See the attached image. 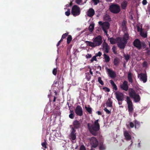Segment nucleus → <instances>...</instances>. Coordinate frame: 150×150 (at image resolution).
I'll list each match as a JSON object with an SVG mask.
<instances>
[{"instance_id":"obj_1","label":"nucleus","mask_w":150,"mask_h":150,"mask_svg":"<svg viewBox=\"0 0 150 150\" xmlns=\"http://www.w3.org/2000/svg\"><path fill=\"white\" fill-rule=\"evenodd\" d=\"M99 120H96L93 124L88 123L87 126L90 132L92 134L96 135L100 128V125L98 123Z\"/></svg>"},{"instance_id":"obj_2","label":"nucleus","mask_w":150,"mask_h":150,"mask_svg":"<svg viewBox=\"0 0 150 150\" xmlns=\"http://www.w3.org/2000/svg\"><path fill=\"white\" fill-rule=\"evenodd\" d=\"M129 35L127 33H125L123 38H117V45L120 49H124L129 39Z\"/></svg>"},{"instance_id":"obj_3","label":"nucleus","mask_w":150,"mask_h":150,"mask_svg":"<svg viewBox=\"0 0 150 150\" xmlns=\"http://www.w3.org/2000/svg\"><path fill=\"white\" fill-rule=\"evenodd\" d=\"M93 42L87 41L88 45L91 47H95L100 45L102 42V38L100 35H98L93 38Z\"/></svg>"},{"instance_id":"obj_4","label":"nucleus","mask_w":150,"mask_h":150,"mask_svg":"<svg viewBox=\"0 0 150 150\" xmlns=\"http://www.w3.org/2000/svg\"><path fill=\"white\" fill-rule=\"evenodd\" d=\"M129 95L131 98L134 99V102H139L140 100L139 95L136 94L134 91L132 89H129Z\"/></svg>"},{"instance_id":"obj_5","label":"nucleus","mask_w":150,"mask_h":150,"mask_svg":"<svg viewBox=\"0 0 150 150\" xmlns=\"http://www.w3.org/2000/svg\"><path fill=\"white\" fill-rule=\"evenodd\" d=\"M81 11L80 8L77 6L75 5L73 6L71 13L74 16H76L80 15Z\"/></svg>"},{"instance_id":"obj_6","label":"nucleus","mask_w":150,"mask_h":150,"mask_svg":"<svg viewBox=\"0 0 150 150\" xmlns=\"http://www.w3.org/2000/svg\"><path fill=\"white\" fill-rule=\"evenodd\" d=\"M110 11L114 13H118L120 11V8L118 5L114 4L111 5L110 7Z\"/></svg>"},{"instance_id":"obj_7","label":"nucleus","mask_w":150,"mask_h":150,"mask_svg":"<svg viewBox=\"0 0 150 150\" xmlns=\"http://www.w3.org/2000/svg\"><path fill=\"white\" fill-rule=\"evenodd\" d=\"M126 101L127 104L128 110L129 112V114L133 111V108L132 107V103L130 98L128 96L126 97Z\"/></svg>"},{"instance_id":"obj_8","label":"nucleus","mask_w":150,"mask_h":150,"mask_svg":"<svg viewBox=\"0 0 150 150\" xmlns=\"http://www.w3.org/2000/svg\"><path fill=\"white\" fill-rule=\"evenodd\" d=\"M76 130L73 128H71V130L69 135L70 139L71 140L73 143L75 142V139H76V134L75 133Z\"/></svg>"},{"instance_id":"obj_9","label":"nucleus","mask_w":150,"mask_h":150,"mask_svg":"<svg viewBox=\"0 0 150 150\" xmlns=\"http://www.w3.org/2000/svg\"><path fill=\"white\" fill-rule=\"evenodd\" d=\"M138 77L140 80L145 83L147 81V76L146 74L141 73L138 74Z\"/></svg>"},{"instance_id":"obj_10","label":"nucleus","mask_w":150,"mask_h":150,"mask_svg":"<svg viewBox=\"0 0 150 150\" xmlns=\"http://www.w3.org/2000/svg\"><path fill=\"white\" fill-rule=\"evenodd\" d=\"M116 99L118 101H122L124 100V96L123 94L119 92L115 93Z\"/></svg>"},{"instance_id":"obj_11","label":"nucleus","mask_w":150,"mask_h":150,"mask_svg":"<svg viewBox=\"0 0 150 150\" xmlns=\"http://www.w3.org/2000/svg\"><path fill=\"white\" fill-rule=\"evenodd\" d=\"M75 112L76 114L79 116H81L83 115V111L82 108L79 105H78L75 110Z\"/></svg>"},{"instance_id":"obj_12","label":"nucleus","mask_w":150,"mask_h":150,"mask_svg":"<svg viewBox=\"0 0 150 150\" xmlns=\"http://www.w3.org/2000/svg\"><path fill=\"white\" fill-rule=\"evenodd\" d=\"M109 76L112 78H114L116 77V74L113 71L106 67L105 68Z\"/></svg>"},{"instance_id":"obj_13","label":"nucleus","mask_w":150,"mask_h":150,"mask_svg":"<svg viewBox=\"0 0 150 150\" xmlns=\"http://www.w3.org/2000/svg\"><path fill=\"white\" fill-rule=\"evenodd\" d=\"M90 142L93 147H96L98 145V142L95 137H91L90 139Z\"/></svg>"},{"instance_id":"obj_14","label":"nucleus","mask_w":150,"mask_h":150,"mask_svg":"<svg viewBox=\"0 0 150 150\" xmlns=\"http://www.w3.org/2000/svg\"><path fill=\"white\" fill-rule=\"evenodd\" d=\"M120 86L122 89L125 91H127L128 89L127 82L126 81H125L122 83L120 84Z\"/></svg>"},{"instance_id":"obj_15","label":"nucleus","mask_w":150,"mask_h":150,"mask_svg":"<svg viewBox=\"0 0 150 150\" xmlns=\"http://www.w3.org/2000/svg\"><path fill=\"white\" fill-rule=\"evenodd\" d=\"M98 23L99 25L101 26L102 28H109L110 26L109 23L107 22H102L100 21L98 22Z\"/></svg>"},{"instance_id":"obj_16","label":"nucleus","mask_w":150,"mask_h":150,"mask_svg":"<svg viewBox=\"0 0 150 150\" xmlns=\"http://www.w3.org/2000/svg\"><path fill=\"white\" fill-rule=\"evenodd\" d=\"M134 46L140 49L141 47V45L140 41L138 39H136L133 42Z\"/></svg>"},{"instance_id":"obj_17","label":"nucleus","mask_w":150,"mask_h":150,"mask_svg":"<svg viewBox=\"0 0 150 150\" xmlns=\"http://www.w3.org/2000/svg\"><path fill=\"white\" fill-rule=\"evenodd\" d=\"M138 31L140 32V35L142 37L145 38L147 36L146 32L143 30V29H137Z\"/></svg>"},{"instance_id":"obj_18","label":"nucleus","mask_w":150,"mask_h":150,"mask_svg":"<svg viewBox=\"0 0 150 150\" xmlns=\"http://www.w3.org/2000/svg\"><path fill=\"white\" fill-rule=\"evenodd\" d=\"M103 49L106 52L108 53L109 52V47L108 44L106 43H104L103 44Z\"/></svg>"},{"instance_id":"obj_19","label":"nucleus","mask_w":150,"mask_h":150,"mask_svg":"<svg viewBox=\"0 0 150 150\" xmlns=\"http://www.w3.org/2000/svg\"><path fill=\"white\" fill-rule=\"evenodd\" d=\"M124 134L125 139L127 140H130L131 139V136L129 134L128 132L126 131L124 132Z\"/></svg>"},{"instance_id":"obj_20","label":"nucleus","mask_w":150,"mask_h":150,"mask_svg":"<svg viewBox=\"0 0 150 150\" xmlns=\"http://www.w3.org/2000/svg\"><path fill=\"white\" fill-rule=\"evenodd\" d=\"M94 13V10L93 8H90L88 12L87 15L88 16L92 17L93 16Z\"/></svg>"},{"instance_id":"obj_21","label":"nucleus","mask_w":150,"mask_h":150,"mask_svg":"<svg viewBox=\"0 0 150 150\" xmlns=\"http://www.w3.org/2000/svg\"><path fill=\"white\" fill-rule=\"evenodd\" d=\"M108 39L110 40V43L112 44H114L118 42L117 38L116 39H115L112 38H108Z\"/></svg>"},{"instance_id":"obj_22","label":"nucleus","mask_w":150,"mask_h":150,"mask_svg":"<svg viewBox=\"0 0 150 150\" xmlns=\"http://www.w3.org/2000/svg\"><path fill=\"white\" fill-rule=\"evenodd\" d=\"M73 124L74 127L76 128H77L79 127L80 125V123H79V121L76 120L74 121Z\"/></svg>"},{"instance_id":"obj_23","label":"nucleus","mask_w":150,"mask_h":150,"mask_svg":"<svg viewBox=\"0 0 150 150\" xmlns=\"http://www.w3.org/2000/svg\"><path fill=\"white\" fill-rule=\"evenodd\" d=\"M127 5V2L125 1H123L121 4V7L122 9H125L126 8Z\"/></svg>"},{"instance_id":"obj_24","label":"nucleus","mask_w":150,"mask_h":150,"mask_svg":"<svg viewBox=\"0 0 150 150\" xmlns=\"http://www.w3.org/2000/svg\"><path fill=\"white\" fill-rule=\"evenodd\" d=\"M103 56L104 57L105 61L106 62H108L110 60V58L105 53L103 54Z\"/></svg>"},{"instance_id":"obj_25","label":"nucleus","mask_w":150,"mask_h":150,"mask_svg":"<svg viewBox=\"0 0 150 150\" xmlns=\"http://www.w3.org/2000/svg\"><path fill=\"white\" fill-rule=\"evenodd\" d=\"M112 101L110 99H108L106 102L107 106L109 107H111L112 106Z\"/></svg>"},{"instance_id":"obj_26","label":"nucleus","mask_w":150,"mask_h":150,"mask_svg":"<svg viewBox=\"0 0 150 150\" xmlns=\"http://www.w3.org/2000/svg\"><path fill=\"white\" fill-rule=\"evenodd\" d=\"M86 110L90 113L92 112V108L90 107L89 105L85 106V107Z\"/></svg>"},{"instance_id":"obj_27","label":"nucleus","mask_w":150,"mask_h":150,"mask_svg":"<svg viewBox=\"0 0 150 150\" xmlns=\"http://www.w3.org/2000/svg\"><path fill=\"white\" fill-rule=\"evenodd\" d=\"M119 62V60L116 57L114 59L113 63L115 65L117 66L118 65Z\"/></svg>"},{"instance_id":"obj_28","label":"nucleus","mask_w":150,"mask_h":150,"mask_svg":"<svg viewBox=\"0 0 150 150\" xmlns=\"http://www.w3.org/2000/svg\"><path fill=\"white\" fill-rule=\"evenodd\" d=\"M128 79L130 82H132V76L131 73H129L128 75Z\"/></svg>"},{"instance_id":"obj_29","label":"nucleus","mask_w":150,"mask_h":150,"mask_svg":"<svg viewBox=\"0 0 150 150\" xmlns=\"http://www.w3.org/2000/svg\"><path fill=\"white\" fill-rule=\"evenodd\" d=\"M104 19L105 20L109 21L110 20V18L109 16L107 14H105L103 17Z\"/></svg>"},{"instance_id":"obj_30","label":"nucleus","mask_w":150,"mask_h":150,"mask_svg":"<svg viewBox=\"0 0 150 150\" xmlns=\"http://www.w3.org/2000/svg\"><path fill=\"white\" fill-rule=\"evenodd\" d=\"M71 40H72V37H71V36L70 35H69L67 38V43L68 44H69L70 43V42H71Z\"/></svg>"},{"instance_id":"obj_31","label":"nucleus","mask_w":150,"mask_h":150,"mask_svg":"<svg viewBox=\"0 0 150 150\" xmlns=\"http://www.w3.org/2000/svg\"><path fill=\"white\" fill-rule=\"evenodd\" d=\"M135 128H138L140 127V124L139 122H137L136 120L135 121Z\"/></svg>"},{"instance_id":"obj_32","label":"nucleus","mask_w":150,"mask_h":150,"mask_svg":"<svg viewBox=\"0 0 150 150\" xmlns=\"http://www.w3.org/2000/svg\"><path fill=\"white\" fill-rule=\"evenodd\" d=\"M71 113L69 115V117L71 119H73L74 117V113L73 111H71Z\"/></svg>"},{"instance_id":"obj_33","label":"nucleus","mask_w":150,"mask_h":150,"mask_svg":"<svg viewBox=\"0 0 150 150\" xmlns=\"http://www.w3.org/2000/svg\"><path fill=\"white\" fill-rule=\"evenodd\" d=\"M126 22L125 21H124L121 23V28H126Z\"/></svg>"},{"instance_id":"obj_34","label":"nucleus","mask_w":150,"mask_h":150,"mask_svg":"<svg viewBox=\"0 0 150 150\" xmlns=\"http://www.w3.org/2000/svg\"><path fill=\"white\" fill-rule=\"evenodd\" d=\"M98 82L101 85H103L104 84L103 81L101 80V78L100 77H99L98 78Z\"/></svg>"},{"instance_id":"obj_35","label":"nucleus","mask_w":150,"mask_h":150,"mask_svg":"<svg viewBox=\"0 0 150 150\" xmlns=\"http://www.w3.org/2000/svg\"><path fill=\"white\" fill-rule=\"evenodd\" d=\"M70 14V11L69 9H68L67 11L65 12V14L67 16H69Z\"/></svg>"},{"instance_id":"obj_36","label":"nucleus","mask_w":150,"mask_h":150,"mask_svg":"<svg viewBox=\"0 0 150 150\" xmlns=\"http://www.w3.org/2000/svg\"><path fill=\"white\" fill-rule=\"evenodd\" d=\"M76 3L78 4H82V0H76Z\"/></svg>"},{"instance_id":"obj_37","label":"nucleus","mask_w":150,"mask_h":150,"mask_svg":"<svg viewBox=\"0 0 150 150\" xmlns=\"http://www.w3.org/2000/svg\"><path fill=\"white\" fill-rule=\"evenodd\" d=\"M93 61H97L96 56V55L93 57L91 60V62H93Z\"/></svg>"},{"instance_id":"obj_38","label":"nucleus","mask_w":150,"mask_h":150,"mask_svg":"<svg viewBox=\"0 0 150 150\" xmlns=\"http://www.w3.org/2000/svg\"><path fill=\"white\" fill-rule=\"evenodd\" d=\"M46 144L47 143L45 141L44 142L42 143L41 145L43 147H44L45 149H46L47 148Z\"/></svg>"},{"instance_id":"obj_39","label":"nucleus","mask_w":150,"mask_h":150,"mask_svg":"<svg viewBox=\"0 0 150 150\" xmlns=\"http://www.w3.org/2000/svg\"><path fill=\"white\" fill-rule=\"evenodd\" d=\"M92 1L94 3V5H97L99 3V0H92Z\"/></svg>"},{"instance_id":"obj_40","label":"nucleus","mask_w":150,"mask_h":150,"mask_svg":"<svg viewBox=\"0 0 150 150\" xmlns=\"http://www.w3.org/2000/svg\"><path fill=\"white\" fill-rule=\"evenodd\" d=\"M104 110L108 114H110V111L107 108H105L104 109Z\"/></svg>"},{"instance_id":"obj_41","label":"nucleus","mask_w":150,"mask_h":150,"mask_svg":"<svg viewBox=\"0 0 150 150\" xmlns=\"http://www.w3.org/2000/svg\"><path fill=\"white\" fill-rule=\"evenodd\" d=\"M124 56L125 57V59L127 61L128 60L129 58V56L128 54L126 55V54H125L124 55Z\"/></svg>"},{"instance_id":"obj_42","label":"nucleus","mask_w":150,"mask_h":150,"mask_svg":"<svg viewBox=\"0 0 150 150\" xmlns=\"http://www.w3.org/2000/svg\"><path fill=\"white\" fill-rule=\"evenodd\" d=\"M53 74L54 75H56L57 74V69L56 68H54L53 70L52 71Z\"/></svg>"},{"instance_id":"obj_43","label":"nucleus","mask_w":150,"mask_h":150,"mask_svg":"<svg viewBox=\"0 0 150 150\" xmlns=\"http://www.w3.org/2000/svg\"><path fill=\"white\" fill-rule=\"evenodd\" d=\"M94 24L93 23H92L89 25L88 28H94Z\"/></svg>"},{"instance_id":"obj_44","label":"nucleus","mask_w":150,"mask_h":150,"mask_svg":"<svg viewBox=\"0 0 150 150\" xmlns=\"http://www.w3.org/2000/svg\"><path fill=\"white\" fill-rule=\"evenodd\" d=\"M67 35V33H65L63 35H62V38L61 39H62V40H63V39L65 38Z\"/></svg>"},{"instance_id":"obj_45","label":"nucleus","mask_w":150,"mask_h":150,"mask_svg":"<svg viewBox=\"0 0 150 150\" xmlns=\"http://www.w3.org/2000/svg\"><path fill=\"white\" fill-rule=\"evenodd\" d=\"M102 53H101V52H98V53H96V54L95 55L96 56V57L98 56L100 57Z\"/></svg>"},{"instance_id":"obj_46","label":"nucleus","mask_w":150,"mask_h":150,"mask_svg":"<svg viewBox=\"0 0 150 150\" xmlns=\"http://www.w3.org/2000/svg\"><path fill=\"white\" fill-rule=\"evenodd\" d=\"M112 50L114 53H115L116 47L115 46H113L112 48Z\"/></svg>"},{"instance_id":"obj_47","label":"nucleus","mask_w":150,"mask_h":150,"mask_svg":"<svg viewBox=\"0 0 150 150\" xmlns=\"http://www.w3.org/2000/svg\"><path fill=\"white\" fill-rule=\"evenodd\" d=\"M147 3L146 0H143L142 2V4L144 5H146L147 4Z\"/></svg>"},{"instance_id":"obj_48","label":"nucleus","mask_w":150,"mask_h":150,"mask_svg":"<svg viewBox=\"0 0 150 150\" xmlns=\"http://www.w3.org/2000/svg\"><path fill=\"white\" fill-rule=\"evenodd\" d=\"M130 126L131 127L133 128L134 126V125L132 122H130L129 123Z\"/></svg>"},{"instance_id":"obj_49","label":"nucleus","mask_w":150,"mask_h":150,"mask_svg":"<svg viewBox=\"0 0 150 150\" xmlns=\"http://www.w3.org/2000/svg\"><path fill=\"white\" fill-rule=\"evenodd\" d=\"M80 150H85L84 146L83 145L81 146L80 148Z\"/></svg>"},{"instance_id":"obj_50","label":"nucleus","mask_w":150,"mask_h":150,"mask_svg":"<svg viewBox=\"0 0 150 150\" xmlns=\"http://www.w3.org/2000/svg\"><path fill=\"white\" fill-rule=\"evenodd\" d=\"M91 57V55L89 54H88L86 55V57L87 58H90Z\"/></svg>"},{"instance_id":"obj_51","label":"nucleus","mask_w":150,"mask_h":150,"mask_svg":"<svg viewBox=\"0 0 150 150\" xmlns=\"http://www.w3.org/2000/svg\"><path fill=\"white\" fill-rule=\"evenodd\" d=\"M147 65V62H144L143 64V66L144 67H146Z\"/></svg>"},{"instance_id":"obj_52","label":"nucleus","mask_w":150,"mask_h":150,"mask_svg":"<svg viewBox=\"0 0 150 150\" xmlns=\"http://www.w3.org/2000/svg\"><path fill=\"white\" fill-rule=\"evenodd\" d=\"M112 86L113 87V88H114L115 91L117 90V86L115 84L113 85Z\"/></svg>"},{"instance_id":"obj_53","label":"nucleus","mask_w":150,"mask_h":150,"mask_svg":"<svg viewBox=\"0 0 150 150\" xmlns=\"http://www.w3.org/2000/svg\"><path fill=\"white\" fill-rule=\"evenodd\" d=\"M110 82L112 86L115 84L114 81L112 80H110Z\"/></svg>"},{"instance_id":"obj_54","label":"nucleus","mask_w":150,"mask_h":150,"mask_svg":"<svg viewBox=\"0 0 150 150\" xmlns=\"http://www.w3.org/2000/svg\"><path fill=\"white\" fill-rule=\"evenodd\" d=\"M62 39H61V40H60L59 41V42H58V43H57V46H58L59 45V44H60V42H62Z\"/></svg>"},{"instance_id":"obj_55","label":"nucleus","mask_w":150,"mask_h":150,"mask_svg":"<svg viewBox=\"0 0 150 150\" xmlns=\"http://www.w3.org/2000/svg\"><path fill=\"white\" fill-rule=\"evenodd\" d=\"M100 150H103L104 149V146H101L100 147Z\"/></svg>"},{"instance_id":"obj_56","label":"nucleus","mask_w":150,"mask_h":150,"mask_svg":"<svg viewBox=\"0 0 150 150\" xmlns=\"http://www.w3.org/2000/svg\"><path fill=\"white\" fill-rule=\"evenodd\" d=\"M72 4V1H71V2L70 3V4H67L66 5V6L67 7H69V6H71Z\"/></svg>"},{"instance_id":"obj_57","label":"nucleus","mask_w":150,"mask_h":150,"mask_svg":"<svg viewBox=\"0 0 150 150\" xmlns=\"http://www.w3.org/2000/svg\"><path fill=\"white\" fill-rule=\"evenodd\" d=\"M96 113L98 115H100L102 114L101 112L99 111H97L96 112Z\"/></svg>"},{"instance_id":"obj_58","label":"nucleus","mask_w":150,"mask_h":150,"mask_svg":"<svg viewBox=\"0 0 150 150\" xmlns=\"http://www.w3.org/2000/svg\"><path fill=\"white\" fill-rule=\"evenodd\" d=\"M103 30L107 34V31L106 30V29H104V28H103Z\"/></svg>"},{"instance_id":"obj_59","label":"nucleus","mask_w":150,"mask_h":150,"mask_svg":"<svg viewBox=\"0 0 150 150\" xmlns=\"http://www.w3.org/2000/svg\"><path fill=\"white\" fill-rule=\"evenodd\" d=\"M90 73L91 75H93V73L91 71V69L90 70Z\"/></svg>"},{"instance_id":"obj_60","label":"nucleus","mask_w":150,"mask_h":150,"mask_svg":"<svg viewBox=\"0 0 150 150\" xmlns=\"http://www.w3.org/2000/svg\"><path fill=\"white\" fill-rule=\"evenodd\" d=\"M54 84H57V81H54Z\"/></svg>"},{"instance_id":"obj_61","label":"nucleus","mask_w":150,"mask_h":150,"mask_svg":"<svg viewBox=\"0 0 150 150\" xmlns=\"http://www.w3.org/2000/svg\"><path fill=\"white\" fill-rule=\"evenodd\" d=\"M106 88V91H108V92H109L110 91V90L109 89L107 88Z\"/></svg>"},{"instance_id":"obj_62","label":"nucleus","mask_w":150,"mask_h":150,"mask_svg":"<svg viewBox=\"0 0 150 150\" xmlns=\"http://www.w3.org/2000/svg\"><path fill=\"white\" fill-rule=\"evenodd\" d=\"M86 78H87V79L88 80H89L90 79V76H89V77H88V78H87V77H86Z\"/></svg>"},{"instance_id":"obj_63","label":"nucleus","mask_w":150,"mask_h":150,"mask_svg":"<svg viewBox=\"0 0 150 150\" xmlns=\"http://www.w3.org/2000/svg\"><path fill=\"white\" fill-rule=\"evenodd\" d=\"M93 29H92V28L90 29V31H92L93 30Z\"/></svg>"},{"instance_id":"obj_64","label":"nucleus","mask_w":150,"mask_h":150,"mask_svg":"<svg viewBox=\"0 0 150 150\" xmlns=\"http://www.w3.org/2000/svg\"><path fill=\"white\" fill-rule=\"evenodd\" d=\"M118 103L119 105H121L122 104V103H120V102H119Z\"/></svg>"}]
</instances>
